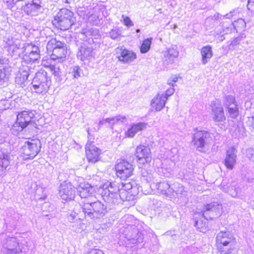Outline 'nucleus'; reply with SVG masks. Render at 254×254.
<instances>
[{
    "label": "nucleus",
    "instance_id": "obj_1",
    "mask_svg": "<svg viewBox=\"0 0 254 254\" xmlns=\"http://www.w3.org/2000/svg\"><path fill=\"white\" fill-rule=\"evenodd\" d=\"M34 117L35 114L32 111L25 110L19 113L16 121L11 127V133L17 135L24 129L29 132H33L37 128L36 124L32 120Z\"/></svg>",
    "mask_w": 254,
    "mask_h": 254
},
{
    "label": "nucleus",
    "instance_id": "obj_2",
    "mask_svg": "<svg viewBox=\"0 0 254 254\" xmlns=\"http://www.w3.org/2000/svg\"><path fill=\"white\" fill-rule=\"evenodd\" d=\"M76 18L73 12L67 8H64L58 12L52 22L57 28L65 31L74 24Z\"/></svg>",
    "mask_w": 254,
    "mask_h": 254
},
{
    "label": "nucleus",
    "instance_id": "obj_3",
    "mask_svg": "<svg viewBox=\"0 0 254 254\" xmlns=\"http://www.w3.org/2000/svg\"><path fill=\"white\" fill-rule=\"evenodd\" d=\"M31 84L33 90L38 94L46 93L51 85V79L44 69L37 72L33 78Z\"/></svg>",
    "mask_w": 254,
    "mask_h": 254
},
{
    "label": "nucleus",
    "instance_id": "obj_4",
    "mask_svg": "<svg viewBox=\"0 0 254 254\" xmlns=\"http://www.w3.org/2000/svg\"><path fill=\"white\" fill-rule=\"evenodd\" d=\"M104 188L102 192L103 199L106 202L112 205L118 202L119 193H120V183L117 182H109L104 185Z\"/></svg>",
    "mask_w": 254,
    "mask_h": 254
},
{
    "label": "nucleus",
    "instance_id": "obj_5",
    "mask_svg": "<svg viewBox=\"0 0 254 254\" xmlns=\"http://www.w3.org/2000/svg\"><path fill=\"white\" fill-rule=\"evenodd\" d=\"M234 239L233 234L228 231H221L217 234L216 238V245L220 254H227L231 253L229 245Z\"/></svg>",
    "mask_w": 254,
    "mask_h": 254
},
{
    "label": "nucleus",
    "instance_id": "obj_6",
    "mask_svg": "<svg viewBox=\"0 0 254 254\" xmlns=\"http://www.w3.org/2000/svg\"><path fill=\"white\" fill-rule=\"evenodd\" d=\"M212 141L210 132L205 130H197L193 134L191 144L200 152L204 151L205 147Z\"/></svg>",
    "mask_w": 254,
    "mask_h": 254
},
{
    "label": "nucleus",
    "instance_id": "obj_7",
    "mask_svg": "<svg viewBox=\"0 0 254 254\" xmlns=\"http://www.w3.org/2000/svg\"><path fill=\"white\" fill-rule=\"evenodd\" d=\"M90 41L93 42L92 38L88 39V42L80 43L78 45L77 58L82 62H89L95 56V52Z\"/></svg>",
    "mask_w": 254,
    "mask_h": 254
},
{
    "label": "nucleus",
    "instance_id": "obj_8",
    "mask_svg": "<svg viewBox=\"0 0 254 254\" xmlns=\"http://www.w3.org/2000/svg\"><path fill=\"white\" fill-rule=\"evenodd\" d=\"M36 142L26 141L20 149V152L24 160H32L40 151V142Z\"/></svg>",
    "mask_w": 254,
    "mask_h": 254
},
{
    "label": "nucleus",
    "instance_id": "obj_9",
    "mask_svg": "<svg viewBox=\"0 0 254 254\" xmlns=\"http://www.w3.org/2000/svg\"><path fill=\"white\" fill-rule=\"evenodd\" d=\"M117 175L121 179L125 180L133 173V165L125 159L120 160L115 166Z\"/></svg>",
    "mask_w": 254,
    "mask_h": 254
},
{
    "label": "nucleus",
    "instance_id": "obj_10",
    "mask_svg": "<svg viewBox=\"0 0 254 254\" xmlns=\"http://www.w3.org/2000/svg\"><path fill=\"white\" fill-rule=\"evenodd\" d=\"M222 206L217 202H212L207 204L201 210L203 216L207 219L212 220L218 217L222 213Z\"/></svg>",
    "mask_w": 254,
    "mask_h": 254
},
{
    "label": "nucleus",
    "instance_id": "obj_11",
    "mask_svg": "<svg viewBox=\"0 0 254 254\" xmlns=\"http://www.w3.org/2000/svg\"><path fill=\"white\" fill-rule=\"evenodd\" d=\"M135 155L139 164H149L152 159L151 153L148 146L140 144L136 148Z\"/></svg>",
    "mask_w": 254,
    "mask_h": 254
},
{
    "label": "nucleus",
    "instance_id": "obj_12",
    "mask_svg": "<svg viewBox=\"0 0 254 254\" xmlns=\"http://www.w3.org/2000/svg\"><path fill=\"white\" fill-rule=\"evenodd\" d=\"M2 247L6 250V254H19L22 252L19 242L15 237H7L2 242Z\"/></svg>",
    "mask_w": 254,
    "mask_h": 254
},
{
    "label": "nucleus",
    "instance_id": "obj_13",
    "mask_svg": "<svg viewBox=\"0 0 254 254\" xmlns=\"http://www.w3.org/2000/svg\"><path fill=\"white\" fill-rule=\"evenodd\" d=\"M86 157L89 163L94 164L100 160L101 150L92 142L88 141L85 145Z\"/></svg>",
    "mask_w": 254,
    "mask_h": 254
},
{
    "label": "nucleus",
    "instance_id": "obj_14",
    "mask_svg": "<svg viewBox=\"0 0 254 254\" xmlns=\"http://www.w3.org/2000/svg\"><path fill=\"white\" fill-rule=\"evenodd\" d=\"M41 4V0H31L30 2L23 6V10L27 15L37 16L42 12L43 8Z\"/></svg>",
    "mask_w": 254,
    "mask_h": 254
},
{
    "label": "nucleus",
    "instance_id": "obj_15",
    "mask_svg": "<svg viewBox=\"0 0 254 254\" xmlns=\"http://www.w3.org/2000/svg\"><path fill=\"white\" fill-rule=\"evenodd\" d=\"M116 52L119 61L124 64L130 63L136 58L135 53L123 47L116 48Z\"/></svg>",
    "mask_w": 254,
    "mask_h": 254
},
{
    "label": "nucleus",
    "instance_id": "obj_16",
    "mask_svg": "<svg viewBox=\"0 0 254 254\" xmlns=\"http://www.w3.org/2000/svg\"><path fill=\"white\" fill-rule=\"evenodd\" d=\"M237 150L234 146L228 148L226 152L224 163L226 168L232 170L236 164Z\"/></svg>",
    "mask_w": 254,
    "mask_h": 254
},
{
    "label": "nucleus",
    "instance_id": "obj_17",
    "mask_svg": "<svg viewBox=\"0 0 254 254\" xmlns=\"http://www.w3.org/2000/svg\"><path fill=\"white\" fill-rule=\"evenodd\" d=\"M59 193L63 200H71L74 197L75 191L70 183H64L59 187Z\"/></svg>",
    "mask_w": 254,
    "mask_h": 254
},
{
    "label": "nucleus",
    "instance_id": "obj_18",
    "mask_svg": "<svg viewBox=\"0 0 254 254\" xmlns=\"http://www.w3.org/2000/svg\"><path fill=\"white\" fill-rule=\"evenodd\" d=\"M127 238L132 243H142L143 242V234L136 227H133L127 234Z\"/></svg>",
    "mask_w": 254,
    "mask_h": 254
},
{
    "label": "nucleus",
    "instance_id": "obj_19",
    "mask_svg": "<svg viewBox=\"0 0 254 254\" xmlns=\"http://www.w3.org/2000/svg\"><path fill=\"white\" fill-rule=\"evenodd\" d=\"M179 51L176 46L168 48L163 54V63L166 64H172L175 59L179 56Z\"/></svg>",
    "mask_w": 254,
    "mask_h": 254
},
{
    "label": "nucleus",
    "instance_id": "obj_20",
    "mask_svg": "<svg viewBox=\"0 0 254 254\" xmlns=\"http://www.w3.org/2000/svg\"><path fill=\"white\" fill-rule=\"evenodd\" d=\"M19 56L26 63H34L40 58V54H37L36 52H32L30 49L23 48L22 53H19Z\"/></svg>",
    "mask_w": 254,
    "mask_h": 254
},
{
    "label": "nucleus",
    "instance_id": "obj_21",
    "mask_svg": "<svg viewBox=\"0 0 254 254\" xmlns=\"http://www.w3.org/2000/svg\"><path fill=\"white\" fill-rule=\"evenodd\" d=\"M167 99L164 94L158 93L151 101V106L156 111H160L165 106Z\"/></svg>",
    "mask_w": 254,
    "mask_h": 254
},
{
    "label": "nucleus",
    "instance_id": "obj_22",
    "mask_svg": "<svg viewBox=\"0 0 254 254\" xmlns=\"http://www.w3.org/2000/svg\"><path fill=\"white\" fill-rule=\"evenodd\" d=\"M77 192L81 198H89L92 197L93 188L89 184L80 183L76 187Z\"/></svg>",
    "mask_w": 254,
    "mask_h": 254
},
{
    "label": "nucleus",
    "instance_id": "obj_23",
    "mask_svg": "<svg viewBox=\"0 0 254 254\" xmlns=\"http://www.w3.org/2000/svg\"><path fill=\"white\" fill-rule=\"evenodd\" d=\"M212 114L213 121L216 124L223 122L225 121L226 118L224 115L223 108L219 106H216L215 104L211 105Z\"/></svg>",
    "mask_w": 254,
    "mask_h": 254
},
{
    "label": "nucleus",
    "instance_id": "obj_24",
    "mask_svg": "<svg viewBox=\"0 0 254 254\" xmlns=\"http://www.w3.org/2000/svg\"><path fill=\"white\" fill-rule=\"evenodd\" d=\"M93 204L95 211L94 214L95 215V220L103 218L108 213L107 206L100 201H93Z\"/></svg>",
    "mask_w": 254,
    "mask_h": 254
},
{
    "label": "nucleus",
    "instance_id": "obj_25",
    "mask_svg": "<svg viewBox=\"0 0 254 254\" xmlns=\"http://www.w3.org/2000/svg\"><path fill=\"white\" fill-rule=\"evenodd\" d=\"M82 209L86 219L95 220V215L94 214L95 211L93 201L87 200V201L83 205Z\"/></svg>",
    "mask_w": 254,
    "mask_h": 254
},
{
    "label": "nucleus",
    "instance_id": "obj_26",
    "mask_svg": "<svg viewBox=\"0 0 254 254\" xmlns=\"http://www.w3.org/2000/svg\"><path fill=\"white\" fill-rule=\"evenodd\" d=\"M3 41L8 47V51L11 56L17 53V50L19 49L18 44L16 40H14L12 37L10 35H6L3 37Z\"/></svg>",
    "mask_w": 254,
    "mask_h": 254
},
{
    "label": "nucleus",
    "instance_id": "obj_27",
    "mask_svg": "<svg viewBox=\"0 0 254 254\" xmlns=\"http://www.w3.org/2000/svg\"><path fill=\"white\" fill-rule=\"evenodd\" d=\"M147 124L139 122L136 124H133L129 128L126 132V135L128 137H133L136 133L141 131L146 128Z\"/></svg>",
    "mask_w": 254,
    "mask_h": 254
},
{
    "label": "nucleus",
    "instance_id": "obj_28",
    "mask_svg": "<svg viewBox=\"0 0 254 254\" xmlns=\"http://www.w3.org/2000/svg\"><path fill=\"white\" fill-rule=\"evenodd\" d=\"M67 54L66 45L64 46L53 50L51 58L53 60H59L60 62L63 61L65 58Z\"/></svg>",
    "mask_w": 254,
    "mask_h": 254
},
{
    "label": "nucleus",
    "instance_id": "obj_29",
    "mask_svg": "<svg viewBox=\"0 0 254 254\" xmlns=\"http://www.w3.org/2000/svg\"><path fill=\"white\" fill-rule=\"evenodd\" d=\"M199 218L195 216L194 217V226L197 228L200 232H203L204 230L206 229L207 226V220L206 218L203 216V214H198Z\"/></svg>",
    "mask_w": 254,
    "mask_h": 254
},
{
    "label": "nucleus",
    "instance_id": "obj_30",
    "mask_svg": "<svg viewBox=\"0 0 254 254\" xmlns=\"http://www.w3.org/2000/svg\"><path fill=\"white\" fill-rule=\"evenodd\" d=\"M201 55L202 56V63L206 64L213 56L212 48L210 45H207L201 48Z\"/></svg>",
    "mask_w": 254,
    "mask_h": 254
},
{
    "label": "nucleus",
    "instance_id": "obj_31",
    "mask_svg": "<svg viewBox=\"0 0 254 254\" xmlns=\"http://www.w3.org/2000/svg\"><path fill=\"white\" fill-rule=\"evenodd\" d=\"M8 155L2 147V144L0 145V172L5 170L9 165Z\"/></svg>",
    "mask_w": 254,
    "mask_h": 254
},
{
    "label": "nucleus",
    "instance_id": "obj_32",
    "mask_svg": "<svg viewBox=\"0 0 254 254\" xmlns=\"http://www.w3.org/2000/svg\"><path fill=\"white\" fill-rule=\"evenodd\" d=\"M171 190L170 196V197L174 196V193L177 195H180L181 196H186L187 194V192L185 190L183 186L177 182L172 185Z\"/></svg>",
    "mask_w": 254,
    "mask_h": 254
},
{
    "label": "nucleus",
    "instance_id": "obj_33",
    "mask_svg": "<svg viewBox=\"0 0 254 254\" xmlns=\"http://www.w3.org/2000/svg\"><path fill=\"white\" fill-rule=\"evenodd\" d=\"M133 190L130 191L122 190V191H120L119 197L123 201H130V204H133L134 203V200L136 197V195L133 194Z\"/></svg>",
    "mask_w": 254,
    "mask_h": 254
},
{
    "label": "nucleus",
    "instance_id": "obj_34",
    "mask_svg": "<svg viewBox=\"0 0 254 254\" xmlns=\"http://www.w3.org/2000/svg\"><path fill=\"white\" fill-rule=\"evenodd\" d=\"M172 185L169 184L167 182H160L157 185V189L160 190L162 194H166L167 196H170V193Z\"/></svg>",
    "mask_w": 254,
    "mask_h": 254
},
{
    "label": "nucleus",
    "instance_id": "obj_35",
    "mask_svg": "<svg viewBox=\"0 0 254 254\" xmlns=\"http://www.w3.org/2000/svg\"><path fill=\"white\" fill-rule=\"evenodd\" d=\"M65 44L60 41H57L56 39H52L49 41L47 44V48L48 50H55L56 49L64 46Z\"/></svg>",
    "mask_w": 254,
    "mask_h": 254
},
{
    "label": "nucleus",
    "instance_id": "obj_36",
    "mask_svg": "<svg viewBox=\"0 0 254 254\" xmlns=\"http://www.w3.org/2000/svg\"><path fill=\"white\" fill-rule=\"evenodd\" d=\"M228 193L233 197H239L242 195V189L239 185H233L229 189Z\"/></svg>",
    "mask_w": 254,
    "mask_h": 254
},
{
    "label": "nucleus",
    "instance_id": "obj_37",
    "mask_svg": "<svg viewBox=\"0 0 254 254\" xmlns=\"http://www.w3.org/2000/svg\"><path fill=\"white\" fill-rule=\"evenodd\" d=\"M152 38H148L145 39L140 47V51L141 53H147L150 49L152 43Z\"/></svg>",
    "mask_w": 254,
    "mask_h": 254
},
{
    "label": "nucleus",
    "instance_id": "obj_38",
    "mask_svg": "<svg viewBox=\"0 0 254 254\" xmlns=\"http://www.w3.org/2000/svg\"><path fill=\"white\" fill-rule=\"evenodd\" d=\"M224 106L225 108L230 106H235L236 105L235 97L233 95H229L225 96L223 101Z\"/></svg>",
    "mask_w": 254,
    "mask_h": 254
},
{
    "label": "nucleus",
    "instance_id": "obj_39",
    "mask_svg": "<svg viewBox=\"0 0 254 254\" xmlns=\"http://www.w3.org/2000/svg\"><path fill=\"white\" fill-rule=\"evenodd\" d=\"M50 68L52 71L53 74L57 77L56 80L61 81L62 80V72L60 66L59 65H51Z\"/></svg>",
    "mask_w": 254,
    "mask_h": 254
},
{
    "label": "nucleus",
    "instance_id": "obj_40",
    "mask_svg": "<svg viewBox=\"0 0 254 254\" xmlns=\"http://www.w3.org/2000/svg\"><path fill=\"white\" fill-rule=\"evenodd\" d=\"M82 70L78 66H73L70 69L69 74L73 78L78 79L81 76Z\"/></svg>",
    "mask_w": 254,
    "mask_h": 254
},
{
    "label": "nucleus",
    "instance_id": "obj_41",
    "mask_svg": "<svg viewBox=\"0 0 254 254\" xmlns=\"http://www.w3.org/2000/svg\"><path fill=\"white\" fill-rule=\"evenodd\" d=\"M120 191H122V190L124 191H129L133 190L136 189V187H133L132 184L131 183L127 182V183H120Z\"/></svg>",
    "mask_w": 254,
    "mask_h": 254
},
{
    "label": "nucleus",
    "instance_id": "obj_42",
    "mask_svg": "<svg viewBox=\"0 0 254 254\" xmlns=\"http://www.w3.org/2000/svg\"><path fill=\"white\" fill-rule=\"evenodd\" d=\"M228 112L230 115V117L233 119L236 118L239 115V109L238 105L236 104L235 106H230L227 108Z\"/></svg>",
    "mask_w": 254,
    "mask_h": 254
},
{
    "label": "nucleus",
    "instance_id": "obj_43",
    "mask_svg": "<svg viewBox=\"0 0 254 254\" xmlns=\"http://www.w3.org/2000/svg\"><path fill=\"white\" fill-rule=\"evenodd\" d=\"M31 72V69L28 66H23L20 69L19 73L18 74L21 75L22 77L28 80V78Z\"/></svg>",
    "mask_w": 254,
    "mask_h": 254
},
{
    "label": "nucleus",
    "instance_id": "obj_44",
    "mask_svg": "<svg viewBox=\"0 0 254 254\" xmlns=\"http://www.w3.org/2000/svg\"><path fill=\"white\" fill-rule=\"evenodd\" d=\"M27 80L21 75L17 74L15 78V82L17 86L20 87H24L25 86V82Z\"/></svg>",
    "mask_w": 254,
    "mask_h": 254
},
{
    "label": "nucleus",
    "instance_id": "obj_45",
    "mask_svg": "<svg viewBox=\"0 0 254 254\" xmlns=\"http://www.w3.org/2000/svg\"><path fill=\"white\" fill-rule=\"evenodd\" d=\"M121 35V31L118 28L113 29L109 32V36L112 39L115 40Z\"/></svg>",
    "mask_w": 254,
    "mask_h": 254
},
{
    "label": "nucleus",
    "instance_id": "obj_46",
    "mask_svg": "<svg viewBox=\"0 0 254 254\" xmlns=\"http://www.w3.org/2000/svg\"><path fill=\"white\" fill-rule=\"evenodd\" d=\"M245 154L246 157L249 160L253 162H254V148H249L245 151Z\"/></svg>",
    "mask_w": 254,
    "mask_h": 254
},
{
    "label": "nucleus",
    "instance_id": "obj_47",
    "mask_svg": "<svg viewBox=\"0 0 254 254\" xmlns=\"http://www.w3.org/2000/svg\"><path fill=\"white\" fill-rule=\"evenodd\" d=\"M126 117L124 116L119 115L113 118V125L120 122L124 123L126 121Z\"/></svg>",
    "mask_w": 254,
    "mask_h": 254
},
{
    "label": "nucleus",
    "instance_id": "obj_48",
    "mask_svg": "<svg viewBox=\"0 0 254 254\" xmlns=\"http://www.w3.org/2000/svg\"><path fill=\"white\" fill-rule=\"evenodd\" d=\"M8 63L9 61L7 59L0 57V70H6V65Z\"/></svg>",
    "mask_w": 254,
    "mask_h": 254
},
{
    "label": "nucleus",
    "instance_id": "obj_49",
    "mask_svg": "<svg viewBox=\"0 0 254 254\" xmlns=\"http://www.w3.org/2000/svg\"><path fill=\"white\" fill-rule=\"evenodd\" d=\"M235 27H239L243 29L246 27V23L243 19L240 18L237 21H235Z\"/></svg>",
    "mask_w": 254,
    "mask_h": 254
},
{
    "label": "nucleus",
    "instance_id": "obj_50",
    "mask_svg": "<svg viewBox=\"0 0 254 254\" xmlns=\"http://www.w3.org/2000/svg\"><path fill=\"white\" fill-rule=\"evenodd\" d=\"M7 81L6 77V70H0V85H2Z\"/></svg>",
    "mask_w": 254,
    "mask_h": 254
},
{
    "label": "nucleus",
    "instance_id": "obj_51",
    "mask_svg": "<svg viewBox=\"0 0 254 254\" xmlns=\"http://www.w3.org/2000/svg\"><path fill=\"white\" fill-rule=\"evenodd\" d=\"M122 18H123L124 23L126 26L129 27L133 25L132 21L129 17L123 15Z\"/></svg>",
    "mask_w": 254,
    "mask_h": 254
},
{
    "label": "nucleus",
    "instance_id": "obj_52",
    "mask_svg": "<svg viewBox=\"0 0 254 254\" xmlns=\"http://www.w3.org/2000/svg\"><path fill=\"white\" fill-rule=\"evenodd\" d=\"M30 49V50L31 51H32V52H34L35 53L36 52V53H37V54H40V50H39V48L38 46H35V45H28L26 47H23L22 48V49Z\"/></svg>",
    "mask_w": 254,
    "mask_h": 254
},
{
    "label": "nucleus",
    "instance_id": "obj_53",
    "mask_svg": "<svg viewBox=\"0 0 254 254\" xmlns=\"http://www.w3.org/2000/svg\"><path fill=\"white\" fill-rule=\"evenodd\" d=\"M178 77L176 75L172 76L168 80V84L174 86V83L177 82Z\"/></svg>",
    "mask_w": 254,
    "mask_h": 254
},
{
    "label": "nucleus",
    "instance_id": "obj_54",
    "mask_svg": "<svg viewBox=\"0 0 254 254\" xmlns=\"http://www.w3.org/2000/svg\"><path fill=\"white\" fill-rule=\"evenodd\" d=\"M246 123L248 126L254 128V116L249 117Z\"/></svg>",
    "mask_w": 254,
    "mask_h": 254
},
{
    "label": "nucleus",
    "instance_id": "obj_55",
    "mask_svg": "<svg viewBox=\"0 0 254 254\" xmlns=\"http://www.w3.org/2000/svg\"><path fill=\"white\" fill-rule=\"evenodd\" d=\"M175 92V89L173 88H170L167 89L165 93L164 94V96L166 97L167 99H168V97L171 96L172 95L174 94Z\"/></svg>",
    "mask_w": 254,
    "mask_h": 254
},
{
    "label": "nucleus",
    "instance_id": "obj_56",
    "mask_svg": "<svg viewBox=\"0 0 254 254\" xmlns=\"http://www.w3.org/2000/svg\"><path fill=\"white\" fill-rule=\"evenodd\" d=\"M77 216H78V214L76 212H73L69 215L68 219L71 222H73L77 219Z\"/></svg>",
    "mask_w": 254,
    "mask_h": 254
},
{
    "label": "nucleus",
    "instance_id": "obj_57",
    "mask_svg": "<svg viewBox=\"0 0 254 254\" xmlns=\"http://www.w3.org/2000/svg\"><path fill=\"white\" fill-rule=\"evenodd\" d=\"M87 254H104L102 251L99 249H92Z\"/></svg>",
    "mask_w": 254,
    "mask_h": 254
},
{
    "label": "nucleus",
    "instance_id": "obj_58",
    "mask_svg": "<svg viewBox=\"0 0 254 254\" xmlns=\"http://www.w3.org/2000/svg\"><path fill=\"white\" fill-rule=\"evenodd\" d=\"M231 30H232L231 28H226L225 29L226 32H225L224 31V32H223L224 33L218 37L219 40L221 41H223L225 39V37H224V35L225 34H227L228 33V32H231Z\"/></svg>",
    "mask_w": 254,
    "mask_h": 254
},
{
    "label": "nucleus",
    "instance_id": "obj_59",
    "mask_svg": "<svg viewBox=\"0 0 254 254\" xmlns=\"http://www.w3.org/2000/svg\"><path fill=\"white\" fill-rule=\"evenodd\" d=\"M4 2L6 3L7 6L8 8H12L13 7V4L14 3H16L15 0L13 1L12 0H6L5 1L4 0Z\"/></svg>",
    "mask_w": 254,
    "mask_h": 254
},
{
    "label": "nucleus",
    "instance_id": "obj_60",
    "mask_svg": "<svg viewBox=\"0 0 254 254\" xmlns=\"http://www.w3.org/2000/svg\"><path fill=\"white\" fill-rule=\"evenodd\" d=\"M240 41V38L239 37L236 38L234 39L231 43V45L233 46H236L237 44H239Z\"/></svg>",
    "mask_w": 254,
    "mask_h": 254
},
{
    "label": "nucleus",
    "instance_id": "obj_61",
    "mask_svg": "<svg viewBox=\"0 0 254 254\" xmlns=\"http://www.w3.org/2000/svg\"><path fill=\"white\" fill-rule=\"evenodd\" d=\"M247 7L249 10L251 11H254V2H253L252 3H251V5H249V1L248 2L247 4Z\"/></svg>",
    "mask_w": 254,
    "mask_h": 254
},
{
    "label": "nucleus",
    "instance_id": "obj_62",
    "mask_svg": "<svg viewBox=\"0 0 254 254\" xmlns=\"http://www.w3.org/2000/svg\"><path fill=\"white\" fill-rule=\"evenodd\" d=\"M214 19L218 20L219 19H221L222 17L223 18V15L220 14L219 13L215 14L213 16Z\"/></svg>",
    "mask_w": 254,
    "mask_h": 254
},
{
    "label": "nucleus",
    "instance_id": "obj_63",
    "mask_svg": "<svg viewBox=\"0 0 254 254\" xmlns=\"http://www.w3.org/2000/svg\"><path fill=\"white\" fill-rule=\"evenodd\" d=\"M233 17L232 15H231L230 13H227L223 15V18L231 19Z\"/></svg>",
    "mask_w": 254,
    "mask_h": 254
},
{
    "label": "nucleus",
    "instance_id": "obj_64",
    "mask_svg": "<svg viewBox=\"0 0 254 254\" xmlns=\"http://www.w3.org/2000/svg\"><path fill=\"white\" fill-rule=\"evenodd\" d=\"M104 120H105V122L108 123L109 124L113 125V118H107Z\"/></svg>",
    "mask_w": 254,
    "mask_h": 254
}]
</instances>
